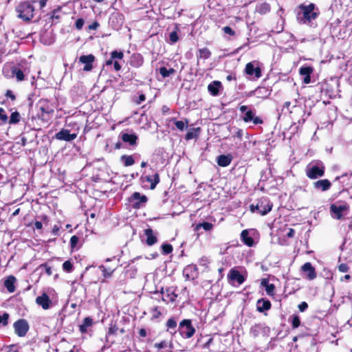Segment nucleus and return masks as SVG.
Here are the masks:
<instances>
[{"label":"nucleus","instance_id":"nucleus-1","mask_svg":"<svg viewBox=\"0 0 352 352\" xmlns=\"http://www.w3.org/2000/svg\"><path fill=\"white\" fill-rule=\"evenodd\" d=\"M320 12L314 3L308 5L300 4L298 6V11L296 14V19L300 24L309 26L314 25V21L317 19Z\"/></svg>","mask_w":352,"mask_h":352},{"label":"nucleus","instance_id":"nucleus-2","mask_svg":"<svg viewBox=\"0 0 352 352\" xmlns=\"http://www.w3.org/2000/svg\"><path fill=\"white\" fill-rule=\"evenodd\" d=\"M16 11L19 18L29 21L34 16V8L30 2H23L18 5Z\"/></svg>","mask_w":352,"mask_h":352},{"label":"nucleus","instance_id":"nucleus-3","mask_svg":"<svg viewBox=\"0 0 352 352\" xmlns=\"http://www.w3.org/2000/svg\"><path fill=\"white\" fill-rule=\"evenodd\" d=\"M306 175L311 179H315L321 177L324 174V166L322 163H317L316 164H309L306 169Z\"/></svg>","mask_w":352,"mask_h":352},{"label":"nucleus","instance_id":"nucleus-4","mask_svg":"<svg viewBox=\"0 0 352 352\" xmlns=\"http://www.w3.org/2000/svg\"><path fill=\"white\" fill-rule=\"evenodd\" d=\"M272 208V204L266 199L262 198L261 199L256 205H251L250 209L252 212H258L261 215H265L267 214Z\"/></svg>","mask_w":352,"mask_h":352},{"label":"nucleus","instance_id":"nucleus-5","mask_svg":"<svg viewBox=\"0 0 352 352\" xmlns=\"http://www.w3.org/2000/svg\"><path fill=\"white\" fill-rule=\"evenodd\" d=\"M349 208V207L346 204L336 203L331 206L330 211L333 218L340 219L343 216L347 214Z\"/></svg>","mask_w":352,"mask_h":352},{"label":"nucleus","instance_id":"nucleus-6","mask_svg":"<svg viewBox=\"0 0 352 352\" xmlns=\"http://www.w3.org/2000/svg\"><path fill=\"white\" fill-rule=\"evenodd\" d=\"M179 331L183 338H190L194 335L195 329L190 320H184L179 324Z\"/></svg>","mask_w":352,"mask_h":352},{"label":"nucleus","instance_id":"nucleus-7","mask_svg":"<svg viewBox=\"0 0 352 352\" xmlns=\"http://www.w3.org/2000/svg\"><path fill=\"white\" fill-rule=\"evenodd\" d=\"M239 109L242 113H245L243 118L244 122H248L252 121L254 124L263 123V120L261 118L254 116V113L252 110H248L247 106H241Z\"/></svg>","mask_w":352,"mask_h":352},{"label":"nucleus","instance_id":"nucleus-8","mask_svg":"<svg viewBox=\"0 0 352 352\" xmlns=\"http://www.w3.org/2000/svg\"><path fill=\"white\" fill-rule=\"evenodd\" d=\"M15 333L19 337H23L29 330V324L24 319L16 321L13 324Z\"/></svg>","mask_w":352,"mask_h":352},{"label":"nucleus","instance_id":"nucleus-9","mask_svg":"<svg viewBox=\"0 0 352 352\" xmlns=\"http://www.w3.org/2000/svg\"><path fill=\"white\" fill-rule=\"evenodd\" d=\"M129 201L134 208H140L147 201V197L145 195H141L140 193L134 192L129 199Z\"/></svg>","mask_w":352,"mask_h":352},{"label":"nucleus","instance_id":"nucleus-10","mask_svg":"<svg viewBox=\"0 0 352 352\" xmlns=\"http://www.w3.org/2000/svg\"><path fill=\"white\" fill-rule=\"evenodd\" d=\"M38 107L41 112V116L44 117L45 114H52L54 112V108L50 102L46 99H41L38 101Z\"/></svg>","mask_w":352,"mask_h":352},{"label":"nucleus","instance_id":"nucleus-11","mask_svg":"<svg viewBox=\"0 0 352 352\" xmlns=\"http://www.w3.org/2000/svg\"><path fill=\"white\" fill-rule=\"evenodd\" d=\"M228 278L229 282L232 284H234V282H236L238 285H241L245 281L243 276L241 274L238 270L234 269L230 270L228 274Z\"/></svg>","mask_w":352,"mask_h":352},{"label":"nucleus","instance_id":"nucleus-12","mask_svg":"<svg viewBox=\"0 0 352 352\" xmlns=\"http://www.w3.org/2000/svg\"><path fill=\"white\" fill-rule=\"evenodd\" d=\"M94 60H95V57L92 54L82 55V56H80L79 58V61L81 63L85 64L83 70L86 71V72H89L92 69V68H93L92 64H93Z\"/></svg>","mask_w":352,"mask_h":352},{"label":"nucleus","instance_id":"nucleus-13","mask_svg":"<svg viewBox=\"0 0 352 352\" xmlns=\"http://www.w3.org/2000/svg\"><path fill=\"white\" fill-rule=\"evenodd\" d=\"M55 137L59 140L70 142L76 139L77 135L76 133H70L67 129H62L56 134Z\"/></svg>","mask_w":352,"mask_h":352},{"label":"nucleus","instance_id":"nucleus-14","mask_svg":"<svg viewBox=\"0 0 352 352\" xmlns=\"http://www.w3.org/2000/svg\"><path fill=\"white\" fill-rule=\"evenodd\" d=\"M302 271L306 274L305 277L309 280H314L316 278V272L314 267L311 265V263H305L301 267Z\"/></svg>","mask_w":352,"mask_h":352},{"label":"nucleus","instance_id":"nucleus-15","mask_svg":"<svg viewBox=\"0 0 352 352\" xmlns=\"http://www.w3.org/2000/svg\"><path fill=\"white\" fill-rule=\"evenodd\" d=\"M36 302L38 305L41 306L44 309H48L52 304V301L50 297L45 293H43L41 296H38L36 298Z\"/></svg>","mask_w":352,"mask_h":352},{"label":"nucleus","instance_id":"nucleus-16","mask_svg":"<svg viewBox=\"0 0 352 352\" xmlns=\"http://www.w3.org/2000/svg\"><path fill=\"white\" fill-rule=\"evenodd\" d=\"M245 72L248 75H254L255 78H258L261 76V70L258 67H254L252 63H248L245 65Z\"/></svg>","mask_w":352,"mask_h":352},{"label":"nucleus","instance_id":"nucleus-17","mask_svg":"<svg viewBox=\"0 0 352 352\" xmlns=\"http://www.w3.org/2000/svg\"><path fill=\"white\" fill-rule=\"evenodd\" d=\"M313 186L316 189L321 190L322 191H326L330 188L331 186V183L329 180L324 179L314 182Z\"/></svg>","mask_w":352,"mask_h":352},{"label":"nucleus","instance_id":"nucleus-18","mask_svg":"<svg viewBox=\"0 0 352 352\" xmlns=\"http://www.w3.org/2000/svg\"><path fill=\"white\" fill-rule=\"evenodd\" d=\"M313 72L311 67H302L300 68L299 73L304 76L303 82L309 84L311 82L310 75Z\"/></svg>","mask_w":352,"mask_h":352},{"label":"nucleus","instance_id":"nucleus-19","mask_svg":"<svg viewBox=\"0 0 352 352\" xmlns=\"http://www.w3.org/2000/svg\"><path fill=\"white\" fill-rule=\"evenodd\" d=\"M144 234L146 236V243L148 245H154L157 239L156 236L154 234L153 231L151 228L146 229L144 230Z\"/></svg>","mask_w":352,"mask_h":352},{"label":"nucleus","instance_id":"nucleus-20","mask_svg":"<svg viewBox=\"0 0 352 352\" xmlns=\"http://www.w3.org/2000/svg\"><path fill=\"white\" fill-rule=\"evenodd\" d=\"M15 282L16 278L13 276H8L4 281V286L10 293H12L15 291Z\"/></svg>","mask_w":352,"mask_h":352},{"label":"nucleus","instance_id":"nucleus-21","mask_svg":"<svg viewBox=\"0 0 352 352\" xmlns=\"http://www.w3.org/2000/svg\"><path fill=\"white\" fill-rule=\"evenodd\" d=\"M271 307V302L267 300L260 299L257 301L256 309L259 312H263L270 309Z\"/></svg>","mask_w":352,"mask_h":352},{"label":"nucleus","instance_id":"nucleus-22","mask_svg":"<svg viewBox=\"0 0 352 352\" xmlns=\"http://www.w3.org/2000/svg\"><path fill=\"white\" fill-rule=\"evenodd\" d=\"M232 161V157L230 155H221L217 157V164L222 167L228 166Z\"/></svg>","mask_w":352,"mask_h":352},{"label":"nucleus","instance_id":"nucleus-23","mask_svg":"<svg viewBox=\"0 0 352 352\" xmlns=\"http://www.w3.org/2000/svg\"><path fill=\"white\" fill-rule=\"evenodd\" d=\"M121 138L123 142L129 143L131 145L136 144L138 140V137L135 134H129L126 133H121Z\"/></svg>","mask_w":352,"mask_h":352},{"label":"nucleus","instance_id":"nucleus-24","mask_svg":"<svg viewBox=\"0 0 352 352\" xmlns=\"http://www.w3.org/2000/svg\"><path fill=\"white\" fill-rule=\"evenodd\" d=\"M241 241L248 246L252 247L253 246L254 242V239L249 236V232L247 230H244L241 232Z\"/></svg>","mask_w":352,"mask_h":352},{"label":"nucleus","instance_id":"nucleus-25","mask_svg":"<svg viewBox=\"0 0 352 352\" xmlns=\"http://www.w3.org/2000/svg\"><path fill=\"white\" fill-rule=\"evenodd\" d=\"M221 87V83L219 81H213L208 85V89L212 96H217Z\"/></svg>","mask_w":352,"mask_h":352},{"label":"nucleus","instance_id":"nucleus-26","mask_svg":"<svg viewBox=\"0 0 352 352\" xmlns=\"http://www.w3.org/2000/svg\"><path fill=\"white\" fill-rule=\"evenodd\" d=\"M93 324V320L89 317H86L82 323L79 326L80 331L82 333H85L87 331V328Z\"/></svg>","mask_w":352,"mask_h":352},{"label":"nucleus","instance_id":"nucleus-27","mask_svg":"<svg viewBox=\"0 0 352 352\" xmlns=\"http://www.w3.org/2000/svg\"><path fill=\"white\" fill-rule=\"evenodd\" d=\"M211 55L210 51L208 48H201L199 50L198 58L208 59Z\"/></svg>","mask_w":352,"mask_h":352},{"label":"nucleus","instance_id":"nucleus-28","mask_svg":"<svg viewBox=\"0 0 352 352\" xmlns=\"http://www.w3.org/2000/svg\"><path fill=\"white\" fill-rule=\"evenodd\" d=\"M160 74L164 77H168L170 75L173 74L175 70L173 68L166 69L165 67H162L159 69Z\"/></svg>","mask_w":352,"mask_h":352},{"label":"nucleus","instance_id":"nucleus-29","mask_svg":"<svg viewBox=\"0 0 352 352\" xmlns=\"http://www.w3.org/2000/svg\"><path fill=\"white\" fill-rule=\"evenodd\" d=\"M121 160L124 162L125 166H129L134 164L135 161L131 155H122Z\"/></svg>","mask_w":352,"mask_h":352},{"label":"nucleus","instance_id":"nucleus-30","mask_svg":"<svg viewBox=\"0 0 352 352\" xmlns=\"http://www.w3.org/2000/svg\"><path fill=\"white\" fill-rule=\"evenodd\" d=\"M201 228H204L206 231H209L212 228V224L208 222H204L202 223H199L196 226L195 230H199Z\"/></svg>","mask_w":352,"mask_h":352},{"label":"nucleus","instance_id":"nucleus-31","mask_svg":"<svg viewBox=\"0 0 352 352\" xmlns=\"http://www.w3.org/2000/svg\"><path fill=\"white\" fill-rule=\"evenodd\" d=\"M12 75L13 76H15L19 81H21L24 79V74L21 69L14 68L12 70Z\"/></svg>","mask_w":352,"mask_h":352},{"label":"nucleus","instance_id":"nucleus-32","mask_svg":"<svg viewBox=\"0 0 352 352\" xmlns=\"http://www.w3.org/2000/svg\"><path fill=\"white\" fill-rule=\"evenodd\" d=\"M99 267L102 270L104 277H110L115 270V269L107 268L104 265H100Z\"/></svg>","mask_w":352,"mask_h":352},{"label":"nucleus","instance_id":"nucleus-33","mask_svg":"<svg viewBox=\"0 0 352 352\" xmlns=\"http://www.w3.org/2000/svg\"><path fill=\"white\" fill-rule=\"evenodd\" d=\"M20 118H21L20 114L17 111H15L11 114L10 118L9 120V123L10 124H16L19 122Z\"/></svg>","mask_w":352,"mask_h":352},{"label":"nucleus","instance_id":"nucleus-34","mask_svg":"<svg viewBox=\"0 0 352 352\" xmlns=\"http://www.w3.org/2000/svg\"><path fill=\"white\" fill-rule=\"evenodd\" d=\"M162 249L163 253L164 254H168L171 253L173 251L172 245L170 244H167V243L163 244L162 245Z\"/></svg>","mask_w":352,"mask_h":352},{"label":"nucleus","instance_id":"nucleus-35","mask_svg":"<svg viewBox=\"0 0 352 352\" xmlns=\"http://www.w3.org/2000/svg\"><path fill=\"white\" fill-rule=\"evenodd\" d=\"M123 56H124V54L122 52H118L116 50H114V51L111 52V58L112 59H115V58L122 59Z\"/></svg>","mask_w":352,"mask_h":352},{"label":"nucleus","instance_id":"nucleus-36","mask_svg":"<svg viewBox=\"0 0 352 352\" xmlns=\"http://www.w3.org/2000/svg\"><path fill=\"white\" fill-rule=\"evenodd\" d=\"M9 318V314L8 313H4L3 315H0V324H2L3 326H6L8 324V320Z\"/></svg>","mask_w":352,"mask_h":352},{"label":"nucleus","instance_id":"nucleus-37","mask_svg":"<svg viewBox=\"0 0 352 352\" xmlns=\"http://www.w3.org/2000/svg\"><path fill=\"white\" fill-rule=\"evenodd\" d=\"M72 267H73V265H72V263L70 262V261H66L63 264V268L67 272H71L72 270Z\"/></svg>","mask_w":352,"mask_h":352},{"label":"nucleus","instance_id":"nucleus-38","mask_svg":"<svg viewBox=\"0 0 352 352\" xmlns=\"http://www.w3.org/2000/svg\"><path fill=\"white\" fill-rule=\"evenodd\" d=\"M292 327L293 328H298L299 326H300V318L298 316H292Z\"/></svg>","mask_w":352,"mask_h":352},{"label":"nucleus","instance_id":"nucleus-39","mask_svg":"<svg viewBox=\"0 0 352 352\" xmlns=\"http://www.w3.org/2000/svg\"><path fill=\"white\" fill-rule=\"evenodd\" d=\"M166 326L169 329H175L177 327V322L173 318H170L166 322Z\"/></svg>","mask_w":352,"mask_h":352},{"label":"nucleus","instance_id":"nucleus-40","mask_svg":"<svg viewBox=\"0 0 352 352\" xmlns=\"http://www.w3.org/2000/svg\"><path fill=\"white\" fill-rule=\"evenodd\" d=\"M8 116L6 113V111L5 110L0 107V120L3 122H6L8 121Z\"/></svg>","mask_w":352,"mask_h":352},{"label":"nucleus","instance_id":"nucleus-41","mask_svg":"<svg viewBox=\"0 0 352 352\" xmlns=\"http://www.w3.org/2000/svg\"><path fill=\"white\" fill-rule=\"evenodd\" d=\"M170 41L174 43L178 41V36L176 31H173L170 33L169 35Z\"/></svg>","mask_w":352,"mask_h":352},{"label":"nucleus","instance_id":"nucleus-42","mask_svg":"<svg viewBox=\"0 0 352 352\" xmlns=\"http://www.w3.org/2000/svg\"><path fill=\"white\" fill-rule=\"evenodd\" d=\"M160 182V176L157 173L155 174L153 182L151 183V189H154L156 185Z\"/></svg>","mask_w":352,"mask_h":352},{"label":"nucleus","instance_id":"nucleus-43","mask_svg":"<svg viewBox=\"0 0 352 352\" xmlns=\"http://www.w3.org/2000/svg\"><path fill=\"white\" fill-rule=\"evenodd\" d=\"M338 268L340 272L343 273L348 272L349 269V266L346 263H341L340 265H338Z\"/></svg>","mask_w":352,"mask_h":352},{"label":"nucleus","instance_id":"nucleus-44","mask_svg":"<svg viewBox=\"0 0 352 352\" xmlns=\"http://www.w3.org/2000/svg\"><path fill=\"white\" fill-rule=\"evenodd\" d=\"M84 25V20L82 19H78L75 23V27L77 30H81Z\"/></svg>","mask_w":352,"mask_h":352},{"label":"nucleus","instance_id":"nucleus-45","mask_svg":"<svg viewBox=\"0 0 352 352\" xmlns=\"http://www.w3.org/2000/svg\"><path fill=\"white\" fill-rule=\"evenodd\" d=\"M275 289V287L273 284H270L269 285H267L265 290L268 295H273L274 291Z\"/></svg>","mask_w":352,"mask_h":352},{"label":"nucleus","instance_id":"nucleus-46","mask_svg":"<svg viewBox=\"0 0 352 352\" xmlns=\"http://www.w3.org/2000/svg\"><path fill=\"white\" fill-rule=\"evenodd\" d=\"M41 268H44L46 274L48 276H51L52 274V269L50 266H48L47 264H42L40 265Z\"/></svg>","mask_w":352,"mask_h":352},{"label":"nucleus","instance_id":"nucleus-47","mask_svg":"<svg viewBox=\"0 0 352 352\" xmlns=\"http://www.w3.org/2000/svg\"><path fill=\"white\" fill-rule=\"evenodd\" d=\"M175 124L176 127L181 131H183L184 129L186 124L182 120L176 121Z\"/></svg>","mask_w":352,"mask_h":352},{"label":"nucleus","instance_id":"nucleus-48","mask_svg":"<svg viewBox=\"0 0 352 352\" xmlns=\"http://www.w3.org/2000/svg\"><path fill=\"white\" fill-rule=\"evenodd\" d=\"M223 30L226 34H230L231 36H233L235 34L234 31L229 26L224 27Z\"/></svg>","mask_w":352,"mask_h":352},{"label":"nucleus","instance_id":"nucleus-49","mask_svg":"<svg viewBox=\"0 0 352 352\" xmlns=\"http://www.w3.org/2000/svg\"><path fill=\"white\" fill-rule=\"evenodd\" d=\"M78 241V238L76 236H72L70 239V245L74 248Z\"/></svg>","mask_w":352,"mask_h":352},{"label":"nucleus","instance_id":"nucleus-50","mask_svg":"<svg viewBox=\"0 0 352 352\" xmlns=\"http://www.w3.org/2000/svg\"><path fill=\"white\" fill-rule=\"evenodd\" d=\"M167 345H168L167 342L162 341V342H161L160 343H155V347L157 348L158 349H161L166 347Z\"/></svg>","mask_w":352,"mask_h":352},{"label":"nucleus","instance_id":"nucleus-51","mask_svg":"<svg viewBox=\"0 0 352 352\" xmlns=\"http://www.w3.org/2000/svg\"><path fill=\"white\" fill-rule=\"evenodd\" d=\"M196 136V134L194 131V130L188 131L186 135V139L187 140H191L194 138Z\"/></svg>","mask_w":352,"mask_h":352},{"label":"nucleus","instance_id":"nucleus-52","mask_svg":"<svg viewBox=\"0 0 352 352\" xmlns=\"http://www.w3.org/2000/svg\"><path fill=\"white\" fill-rule=\"evenodd\" d=\"M308 307V305L306 302H302L299 305H298V309L300 311H305Z\"/></svg>","mask_w":352,"mask_h":352},{"label":"nucleus","instance_id":"nucleus-53","mask_svg":"<svg viewBox=\"0 0 352 352\" xmlns=\"http://www.w3.org/2000/svg\"><path fill=\"white\" fill-rule=\"evenodd\" d=\"M175 297H176V296L174 295L173 294H172L171 296H169V294H167L166 298V297L164 296H163L162 299L164 301L165 300H170V301H173V300H175Z\"/></svg>","mask_w":352,"mask_h":352},{"label":"nucleus","instance_id":"nucleus-54","mask_svg":"<svg viewBox=\"0 0 352 352\" xmlns=\"http://www.w3.org/2000/svg\"><path fill=\"white\" fill-rule=\"evenodd\" d=\"M6 96L7 97L10 98L12 100H15V96L13 94L12 91H10V90H8V91H6Z\"/></svg>","mask_w":352,"mask_h":352},{"label":"nucleus","instance_id":"nucleus-55","mask_svg":"<svg viewBox=\"0 0 352 352\" xmlns=\"http://www.w3.org/2000/svg\"><path fill=\"white\" fill-rule=\"evenodd\" d=\"M161 314L160 311H158L157 308L155 307L153 310V316L155 318H157Z\"/></svg>","mask_w":352,"mask_h":352},{"label":"nucleus","instance_id":"nucleus-56","mask_svg":"<svg viewBox=\"0 0 352 352\" xmlns=\"http://www.w3.org/2000/svg\"><path fill=\"white\" fill-rule=\"evenodd\" d=\"M99 26V24L98 22H94L92 24H91L89 27L91 30H96Z\"/></svg>","mask_w":352,"mask_h":352},{"label":"nucleus","instance_id":"nucleus-57","mask_svg":"<svg viewBox=\"0 0 352 352\" xmlns=\"http://www.w3.org/2000/svg\"><path fill=\"white\" fill-rule=\"evenodd\" d=\"M59 227L56 225L54 226L53 228H52V234L54 235H56L59 231Z\"/></svg>","mask_w":352,"mask_h":352},{"label":"nucleus","instance_id":"nucleus-58","mask_svg":"<svg viewBox=\"0 0 352 352\" xmlns=\"http://www.w3.org/2000/svg\"><path fill=\"white\" fill-rule=\"evenodd\" d=\"M269 285L270 284H269V281H268L267 279H266V278L262 279V280H261V285L262 286H263V287H265L266 288L267 285Z\"/></svg>","mask_w":352,"mask_h":352},{"label":"nucleus","instance_id":"nucleus-59","mask_svg":"<svg viewBox=\"0 0 352 352\" xmlns=\"http://www.w3.org/2000/svg\"><path fill=\"white\" fill-rule=\"evenodd\" d=\"M113 67H114V69L116 70V71H119L121 69V66L117 62V61H115L113 63Z\"/></svg>","mask_w":352,"mask_h":352},{"label":"nucleus","instance_id":"nucleus-60","mask_svg":"<svg viewBox=\"0 0 352 352\" xmlns=\"http://www.w3.org/2000/svg\"><path fill=\"white\" fill-rule=\"evenodd\" d=\"M34 226H35V228H36V229H38V230H41V229L42 228V227H43V226H42V223H41V222H40V221H36V222L34 223Z\"/></svg>","mask_w":352,"mask_h":352},{"label":"nucleus","instance_id":"nucleus-61","mask_svg":"<svg viewBox=\"0 0 352 352\" xmlns=\"http://www.w3.org/2000/svg\"><path fill=\"white\" fill-rule=\"evenodd\" d=\"M139 335L141 336V337H146V331L144 329H141L140 331H139Z\"/></svg>","mask_w":352,"mask_h":352},{"label":"nucleus","instance_id":"nucleus-62","mask_svg":"<svg viewBox=\"0 0 352 352\" xmlns=\"http://www.w3.org/2000/svg\"><path fill=\"white\" fill-rule=\"evenodd\" d=\"M47 1L48 0H40L39 1L40 8H44L46 6V3H47Z\"/></svg>","mask_w":352,"mask_h":352},{"label":"nucleus","instance_id":"nucleus-63","mask_svg":"<svg viewBox=\"0 0 352 352\" xmlns=\"http://www.w3.org/2000/svg\"><path fill=\"white\" fill-rule=\"evenodd\" d=\"M145 100V96L144 94H141L140 96H139V100L138 101V104H140L142 102L144 101Z\"/></svg>","mask_w":352,"mask_h":352},{"label":"nucleus","instance_id":"nucleus-64","mask_svg":"<svg viewBox=\"0 0 352 352\" xmlns=\"http://www.w3.org/2000/svg\"><path fill=\"white\" fill-rule=\"evenodd\" d=\"M294 232H295L294 230L291 228V229H289V231L287 235L288 237H292V236H294Z\"/></svg>","mask_w":352,"mask_h":352}]
</instances>
